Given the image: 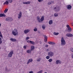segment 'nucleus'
I'll return each mask as SVG.
<instances>
[{
	"label": "nucleus",
	"instance_id": "1",
	"mask_svg": "<svg viewBox=\"0 0 73 73\" xmlns=\"http://www.w3.org/2000/svg\"><path fill=\"white\" fill-rule=\"evenodd\" d=\"M61 45L64 46L66 44V42H65V40H64L63 37H62L61 38Z\"/></svg>",
	"mask_w": 73,
	"mask_h": 73
},
{
	"label": "nucleus",
	"instance_id": "2",
	"mask_svg": "<svg viewBox=\"0 0 73 73\" xmlns=\"http://www.w3.org/2000/svg\"><path fill=\"white\" fill-rule=\"evenodd\" d=\"M12 34L14 36H16L17 35H18V31L17 29H15L12 32Z\"/></svg>",
	"mask_w": 73,
	"mask_h": 73
},
{
	"label": "nucleus",
	"instance_id": "3",
	"mask_svg": "<svg viewBox=\"0 0 73 73\" xmlns=\"http://www.w3.org/2000/svg\"><path fill=\"white\" fill-rule=\"evenodd\" d=\"M53 9L55 12H59L60 10V8L59 7H55Z\"/></svg>",
	"mask_w": 73,
	"mask_h": 73
},
{
	"label": "nucleus",
	"instance_id": "4",
	"mask_svg": "<svg viewBox=\"0 0 73 73\" xmlns=\"http://www.w3.org/2000/svg\"><path fill=\"white\" fill-rule=\"evenodd\" d=\"M6 20L7 21H13V19L12 17H8L6 19Z\"/></svg>",
	"mask_w": 73,
	"mask_h": 73
},
{
	"label": "nucleus",
	"instance_id": "5",
	"mask_svg": "<svg viewBox=\"0 0 73 73\" xmlns=\"http://www.w3.org/2000/svg\"><path fill=\"white\" fill-rule=\"evenodd\" d=\"M48 55L50 57H52L54 55V53L53 52H48Z\"/></svg>",
	"mask_w": 73,
	"mask_h": 73
},
{
	"label": "nucleus",
	"instance_id": "6",
	"mask_svg": "<svg viewBox=\"0 0 73 73\" xmlns=\"http://www.w3.org/2000/svg\"><path fill=\"white\" fill-rule=\"evenodd\" d=\"M22 16V13L20 11L18 15V18L20 19Z\"/></svg>",
	"mask_w": 73,
	"mask_h": 73
},
{
	"label": "nucleus",
	"instance_id": "7",
	"mask_svg": "<svg viewBox=\"0 0 73 73\" xmlns=\"http://www.w3.org/2000/svg\"><path fill=\"white\" fill-rule=\"evenodd\" d=\"M66 36L69 37H73V35L70 33L67 34L66 35Z\"/></svg>",
	"mask_w": 73,
	"mask_h": 73
},
{
	"label": "nucleus",
	"instance_id": "8",
	"mask_svg": "<svg viewBox=\"0 0 73 73\" xmlns=\"http://www.w3.org/2000/svg\"><path fill=\"white\" fill-rule=\"evenodd\" d=\"M33 61V59H29L28 61V62H27V64H29L30 62H32Z\"/></svg>",
	"mask_w": 73,
	"mask_h": 73
},
{
	"label": "nucleus",
	"instance_id": "9",
	"mask_svg": "<svg viewBox=\"0 0 73 73\" xmlns=\"http://www.w3.org/2000/svg\"><path fill=\"white\" fill-rule=\"evenodd\" d=\"M43 37H44V42H46L47 41V39H48V37L46 35H43Z\"/></svg>",
	"mask_w": 73,
	"mask_h": 73
},
{
	"label": "nucleus",
	"instance_id": "10",
	"mask_svg": "<svg viewBox=\"0 0 73 73\" xmlns=\"http://www.w3.org/2000/svg\"><path fill=\"white\" fill-rule=\"evenodd\" d=\"M30 31L29 29L25 30L24 31V33L25 34L28 33Z\"/></svg>",
	"mask_w": 73,
	"mask_h": 73
},
{
	"label": "nucleus",
	"instance_id": "11",
	"mask_svg": "<svg viewBox=\"0 0 73 73\" xmlns=\"http://www.w3.org/2000/svg\"><path fill=\"white\" fill-rule=\"evenodd\" d=\"M72 9V6L71 5H67V9L68 10H70Z\"/></svg>",
	"mask_w": 73,
	"mask_h": 73
},
{
	"label": "nucleus",
	"instance_id": "12",
	"mask_svg": "<svg viewBox=\"0 0 73 73\" xmlns=\"http://www.w3.org/2000/svg\"><path fill=\"white\" fill-rule=\"evenodd\" d=\"M56 64H61V61L59 60H57L56 61Z\"/></svg>",
	"mask_w": 73,
	"mask_h": 73
},
{
	"label": "nucleus",
	"instance_id": "13",
	"mask_svg": "<svg viewBox=\"0 0 73 73\" xmlns=\"http://www.w3.org/2000/svg\"><path fill=\"white\" fill-rule=\"evenodd\" d=\"M11 41H13V42H15V41H16V39L15 38H10Z\"/></svg>",
	"mask_w": 73,
	"mask_h": 73
},
{
	"label": "nucleus",
	"instance_id": "14",
	"mask_svg": "<svg viewBox=\"0 0 73 73\" xmlns=\"http://www.w3.org/2000/svg\"><path fill=\"white\" fill-rule=\"evenodd\" d=\"M67 31L68 32V33H70V32L72 31V29L71 28H68Z\"/></svg>",
	"mask_w": 73,
	"mask_h": 73
},
{
	"label": "nucleus",
	"instance_id": "15",
	"mask_svg": "<svg viewBox=\"0 0 73 73\" xmlns=\"http://www.w3.org/2000/svg\"><path fill=\"white\" fill-rule=\"evenodd\" d=\"M44 20V16H42L41 19H40V21L42 22V21H43Z\"/></svg>",
	"mask_w": 73,
	"mask_h": 73
},
{
	"label": "nucleus",
	"instance_id": "16",
	"mask_svg": "<svg viewBox=\"0 0 73 73\" xmlns=\"http://www.w3.org/2000/svg\"><path fill=\"white\" fill-rule=\"evenodd\" d=\"M6 15L4 14H0V17H5Z\"/></svg>",
	"mask_w": 73,
	"mask_h": 73
},
{
	"label": "nucleus",
	"instance_id": "17",
	"mask_svg": "<svg viewBox=\"0 0 73 73\" xmlns=\"http://www.w3.org/2000/svg\"><path fill=\"white\" fill-rule=\"evenodd\" d=\"M35 49V46H31V51H32V50H33Z\"/></svg>",
	"mask_w": 73,
	"mask_h": 73
},
{
	"label": "nucleus",
	"instance_id": "18",
	"mask_svg": "<svg viewBox=\"0 0 73 73\" xmlns=\"http://www.w3.org/2000/svg\"><path fill=\"white\" fill-rule=\"evenodd\" d=\"M49 25H51V24H53V21L52 20H50L48 23Z\"/></svg>",
	"mask_w": 73,
	"mask_h": 73
},
{
	"label": "nucleus",
	"instance_id": "19",
	"mask_svg": "<svg viewBox=\"0 0 73 73\" xmlns=\"http://www.w3.org/2000/svg\"><path fill=\"white\" fill-rule=\"evenodd\" d=\"M11 54L12 56V54H13V50H12L10 52L9 54Z\"/></svg>",
	"mask_w": 73,
	"mask_h": 73
},
{
	"label": "nucleus",
	"instance_id": "20",
	"mask_svg": "<svg viewBox=\"0 0 73 73\" xmlns=\"http://www.w3.org/2000/svg\"><path fill=\"white\" fill-rule=\"evenodd\" d=\"M54 15L55 17H57L58 16V13H56L54 14Z\"/></svg>",
	"mask_w": 73,
	"mask_h": 73
},
{
	"label": "nucleus",
	"instance_id": "21",
	"mask_svg": "<svg viewBox=\"0 0 73 73\" xmlns=\"http://www.w3.org/2000/svg\"><path fill=\"white\" fill-rule=\"evenodd\" d=\"M53 35H55L56 36H57L58 35H59V33H55V32H54L53 33Z\"/></svg>",
	"mask_w": 73,
	"mask_h": 73
},
{
	"label": "nucleus",
	"instance_id": "22",
	"mask_svg": "<svg viewBox=\"0 0 73 73\" xmlns=\"http://www.w3.org/2000/svg\"><path fill=\"white\" fill-rule=\"evenodd\" d=\"M9 4V2H8V1H7L5 2L3 4L5 5V4H6V5H8Z\"/></svg>",
	"mask_w": 73,
	"mask_h": 73
},
{
	"label": "nucleus",
	"instance_id": "23",
	"mask_svg": "<svg viewBox=\"0 0 73 73\" xmlns=\"http://www.w3.org/2000/svg\"><path fill=\"white\" fill-rule=\"evenodd\" d=\"M45 25H43L42 26V29H43V30H44V29H45Z\"/></svg>",
	"mask_w": 73,
	"mask_h": 73
},
{
	"label": "nucleus",
	"instance_id": "24",
	"mask_svg": "<svg viewBox=\"0 0 73 73\" xmlns=\"http://www.w3.org/2000/svg\"><path fill=\"white\" fill-rule=\"evenodd\" d=\"M30 42L31 44H32V45H35V42L30 40Z\"/></svg>",
	"mask_w": 73,
	"mask_h": 73
},
{
	"label": "nucleus",
	"instance_id": "25",
	"mask_svg": "<svg viewBox=\"0 0 73 73\" xmlns=\"http://www.w3.org/2000/svg\"><path fill=\"white\" fill-rule=\"evenodd\" d=\"M34 32H36V31H37V28L35 27V29H34Z\"/></svg>",
	"mask_w": 73,
	"mask_h": 73
},
{
	"label": "nucleus",
	"instance_id": "26",
	"mask_svg": "<svg viewBox=\"0 0 73 73\" xmlns=\"http://www.w3.org/2000/svg\"><path fill=\"white\" fill-rule=\"evenodd\" d=\"M41 58H39L37 60V61H38V62H39V61H41Z\"/></svg>",
	"mask_w": 73,
	"mask_h": 73
},
{
	"label": "nucleus",
	"instance_id": "27",
	"mask_svg": "<svg viewBox=\"0 0 73 73\" xmlns=\"http://www.w3.org/2000/svg\"><path fill=\"white\" fill-rule=\"evenodd\" d=\"M8 1L9 3H12V1H13V0H8Z\"/></svg>",
	"mask_w": 73,
	"mask_h": 73
},
{
	"label": "nucleus",
	"instance_id": "28",
	"mask_svg": "<svg viewBox=\"0 0 73 73\" xmlns=\"http://www.w3.org/2000/svg\"><path fill=\"white\" fill-rule=\"evenodd\" d=\"M27 52L28 53H31V50H28L27 51Z\"/></svg>",
	"mask_w": 73,
	"mask_h": 73
},
{
	"label": "nucleus",
	"instance_id": "29",
	"mask_svg": "<svg viewBox=\"0 0 73 73\" xmlns=\"http://www.w3.org/2000/svg\"><path fill=\"white\" fill-rule=\"evenodd\" d=\"M8 9H6L4 11V13H7V12L8 11Z\"/></svg>",
	"mask_w": 73,
	"mask_h": 73
},
{
	"label": "nucleus",
	"instance_id": "30",
	"mask_svg": "<svg viewBox=\"0 0 73 73\" xmlns=\"http://www.w3.org/2000/svg\"><path fill=\"white\" fill-rule=\"evenodd\" d=\"M38 21V23H42V22H41V19H38L37 20Z\"/></svg>",
	"mask_w": 73,
	"mask_h": 73
},
{
	"label": "nucleus",
	"instance_id": "31",
	"mask_svg": "<svg viewBox=\"0 0 73 73\" xmlns=\"http://www.w3.org/2000/svg\"><path fill=\"white\" fill-rule=\"evenodd\" d=\"M48 61L50 62H52V59H50L49 60H48Z\"/></svg>",
	"mask_w": 73,
	"mask_h": 73
},
{
	"label": "nucleus",
	"instance_id": "32",
	"mask_svg": "<svg viewBox=\"0 0 73 73\" xmlns=\"http://www.w3.org/2000/svg\"><path fill=\"white\" fill-rule=\"evenodd\" d=\"M46 59L48 60V59H49V58H50V56H46Z\"/></svg>",
	"mask_w": 73,
	"mask_h": 73
},
{
	"label": "nucleus",
	"instance_id": "33",
	"mask_svg": "<svg viewBox=\"0 0 73 73\" xmlns=\"http://www.w3.org/2000/svg\"><path fill=\"white\" fill-rule=\"evenodd\" d=\"M42 72H43V71H42V70H40V71L38 72V73H42Z\"/></svg>",
	"mask_w": 73,
	"mask_h": 73
},
{
	"label": "nucleus",
	"instance_id": "34",
	"mask_svg": "<svg viewBox=\"0 0 73 73\" xmlns=\"http://www.w3.org/2000/svg\"><path fill=\"white\" fill-rule=\"evenodd\" d=\"M52 42H48V43L49 44H50V45H52Z\"/></svg>",
	"mask_w": 73,
	"mask_h": 73
},
{
	"label": "nucleus",
	"instance_id": "35",
	"mask_svg": "<svg viewBox=\"0 0 73 73\" xmlns=\"http://www.w3.org/2000/svg\"><path fill=\"white\" fill-rule=\"evenodd\" d=\"M70 50L72 52H73V48H70Z\"/></svg>",
	"mask_w": 73,
	"mask_h": 73
},
{
	"label": "nucleus",
	"instance_id": "36",
	"mask_svg": "<svg viewBox=\"0 0 73 73\" xmlns=\"http://www.w3.org/2000/svg\"><path fill=\"white\" fill-rule=\"evenodd\" d=\"M8 57H12V55H11V54H9L8 55Z\"/></svg>",
	"mask_w": 73,
	"mask_h": 73
},
{
	"label": "nucleus",
	"instance_id": "37",
	"mask_svg": "<svg viewBox=\"0 0 73 73\" xmlns=\"http://www.w3.org/2000/svg\"><path fill=\"white\" fill-rule=\"evenodd\" d=\"M30 2V1L26 2V4H29Z\"/></svg>",
	"mask_w": 73,
	"mask_h": 73
},
{
	"label": "nucleus",
	"instance_id": "38",
	"mask_svg": "<svg viewBox=\"0 0 73 73\" xmlns=\"http://www.w3.org/2000/svg\"><path fill=\"white\" fill-rule=\"evenodd\" d=\"M37 20H39L40 19V17H39V16H38L37 17Z\"/></svg>",
	"mask_w": 73,
	"mask_h": 73
},
{
	"label": "nucleus",
	"instance_id": "39",
	"mask_svg": "<svg viewBox=\"0 0 73 73\" xmlns=\"http://www.w3.org/2000/svg\"><path fill=\"white\" fill-rule=\"evenodd\" d=\"M38 2H41L42 1H43V0H38Z\"/></svg>",
	"mask_w": 73,
	"mask_h": 73
},
{
	"label": "nucleus",
	"instance_id": "40",
	"mask_svg": "<svg viewBox=\"0 0 73 73\" xmlns=\"http://www.w3.org/2000/svg\"><path fill=\"white\" fill-rule=\"evenodd\" d=\"M51 4L52 3H51V2H48V5H50V4Z\"/></svg>",
	"mask_w": 73,
	"mask_h": 73
},
{
	"label": "nucleus",
	"instance_id": "41",
	"mask_svg": "<svg viewBox=\"0 0 73 73\" xmlns=\"http://www.w3.org/2000/svg\"><path fill=\"white\" fill-rule=\"evenodd\" d=\"M0 37L2 38H3V35H2L1 34H0Z\"/></svg>",
	"mask_w": 73,
	"mask_h": 73
},
{
	"label": "nucleus",
	"instance_id": "42",
	"mask_svg": "<svg viewBox=\"0 0 73 73\" xmlns=\"http://www.w3.org/2000/svg\"><path fill=\"white\" fill-rule=\"evenodd\" d=\"M66 27H67V28H70V26H69V25H66Z\"/></svg>",
	"mask_w": 73,
	"mask_h": 73
},
{
	"label": "nucleus",
	"instance_id": "43",
	"mask_svg": "<svg viewBox=\"0 0 73 73\" xmlns=\"http://www.w3.org/2000/svg\"><path fill=\"white\" fill-rule=\"evenodd\" d=\"M23 48H24L25 49H27V47H26V46H23Z\"/></svg>",
	"mask_w": 73,
	"mask_h": 73
},
{
	"label": "nucleus",
	"instance_id": "44",
	"mask_svg": "<svg viewBox=\"0 0 73 73\" xmlns=\"http://www.w3.org/2000/svg\"><path fill=\"white\" fill-rule=\"evenodd\" d=\"M29 38L28 37H27L26 38V40H28Z\"/></svg>",
	"mask_w": 73,
	"mask_h": 73
},
{
	"label": "nucleus",
	"instance_id": "45",
	"mask_svg": "<svg viewBox=\"0 0 73 73\" xmlns=\"http://www.w3.org/2000/svg\"><path fill=\"white\" fill-rule=\"evenodd\" d=\"M46 48H48V45L46 44L45 46Z\"/></svg>",
	"mask_w": 73,
	"mask_h": 73
},
{
	"label": "nucleus",
	"instance_id": "46",
	"mask_svg": "<svg viewBox=\"0 0 73 73\" xmlns=\"http://www.w3.org/2000/svg\"><path fill=\"white\" fill-rule=\"evenodd\" d=\"M55 44H56V43L55 42H52V45H55Z\"/></svg>",
	"mask_w": 73,
	"mask_h": 73
},
{
	"label": "nucleus",
	"instance_id": "47",
	"mask_svg": "<svg viewBox=\"0 0 73 73\" xmlns=\"http://www.w3.org/2000/svg\"><path fill=\"white\" fill-rule=\"evenodd\" d=\"M23 4H27V2H23Z\"/></svg>",
	"mask_w": 73,
	"mask_h": 73
},
{
	"label": "nucleus",
	"instance_id": "48",
	"mask_svg": "<svg viewBox=\"0 0 73 73\" xmlns=\"http://www.w3.org/2000/svg\"><path fill=\"white\" fill-rule=\"evenodd\" d=\"M2 44V41L1 40H0V44Z\"/></svg>",
	"mask_w": 73,
	"mask_h": 73
},
{
	"label": "nucleus",
	"instance_id": "49",
	"mask_svg": "<svg viewBox=\"0 0 73 73\" xmlns=\"http://www.w3.org/2000/svg\"><path fill=\"white\" fill-rule=\"evenodd\" d=\"M29 73H33V72L31 71L29 72Z\"/></svg>",
	"mask_w": 73,
	"mask_h": 73
},
{
	"label": "nucleus",
	"instance_id": "50",
	"mask_svg": "<svg viewBox=\"0 0 73 73\" xmlns=\"http://www.w3.org/2000/svg\"><path fill=\"white\" fill-rule=\"evenodd\" d=\"M27 42H28V43H29L30 42V40H28L27 41Z\"/></svg>",
	"mask_w": 73,
	"mask_h": 73
},
{
	"label": "nucleus",
	"instance_id": "51",
	"mask_svg": "<svg viewBox=\"0 0 73 73\" xmlns=\"http://www.w3.org/2000/svg\"><path fill=\"white\" fill-rule=\"evenodd\" d=\"M5 69L6 70H8V68H7L6 67L5 68Z\"/></svg>",
	"mask_w": 73,
	"mask_h": 73
},
{
	"label": "nucleus",
	"instance_id": "52",
	"mask_svg": "<svg viewBox=\"0 0 73 73\" xmlns=\"http://www.w3.org/2000/svg\"><path fill=\"white\" fill-rule=\"evenodd\" d=\"M51 3H54V2H53V1H51V2H50Z\"/></svg>",
	"mask_w": 73,
	"mask_h": 73
},
{
	"label": "nucleus",
	"instance_id": "53",
	"mask_svg": "<svg viewBox=\"0 0 73 73\" xmlns=\"http://www.w3.org/2000/svg\"><path fill=\"white\" fill-rule=\"evenodd\" d=\"M72 57L73 58V54L72 55Z\"/></svg>",
	"mask_w": 73,
	"mask_h": 73
},
{
	"label": "nucleus",
	"instance_id": "54",
	"mask_svg": "<svg viewBox=\"0 0 73 73\" xmlns=\"http://www.w3.org/2000/svg\"><path fill=\"white\" fill-rule=\"evenodd\" d=\"M1 23H0V27H1Z\"/></svg>",
	"mask_w": 73,
	"mask_h": 73
},
{
	"label": "nucleus",
	"instance_id": "55",
	"mask_svg": "<svg viewBox=\"0 0 73 73\" xmlns=\"http://www.w3.org/2000/svg\"><path fill=\"white\" fill-rule=\"evenodd\" d=\"M1 34V31H0V35Z\"/></svg>",
	"mask_w": 73,
	"mask_h": 73
},
{
	"label": "nucleus",
	"instance_id": "56",
	"mask_svg": "<svg viewBox=\"0 0 73 73\" xmlns=\"http://www.w3.org/2000/svg\"><path fill=\"white\" fill-rule=\"evenodd\" d=\"M48 50H49V49H47V50L48 51Z\"/></svg>",
	"mask_w": 73,
	"mask_h": 73
},
{
	"label": "nucleus",
	"instance_id": "57",
	"mask_svg": "<svg viewBox=\"0 0 73 73\" xmlns=\"http://www.w3.org/2000/svg\"><path fill=\"white\" fill-rule=\"evenodd\" d=\"M44 73H47V72H44Z\"/></svg>",
	"mask_w": 73,
	"mask_h": 73
},
{
	"label": "nucleus",
	"instance_id": "58",
	"mask_svg": "<svg viewBox=\"0 0 73 73\" xmlns=\"http://www.w3.org/2000/svg\"><path fill=\"white\" fill-rule=\"evenodd\" d=\"M72 25H73V23H72Z\"/></svg>",
	"mask_w": 73,
	"mask_h": 73
},
{
	"label": "nucleus",
	"instance_id": "59",
	"mask_svg": "<svg viewBox=\"0 0 73 73\" xmlns=\"http://www.w3.org/2000/svg\"><path fill=\"white\" fill-rule=\"evenodd\" d=\"M0 49H1V48H0Z\"/></svg>",
	"mask_w": 73,
	"mask_h": 73
},
{
	"label": "nucleus",
	"instance_id": "60",
	"mask_svg": "<svg viewBox=\"0 0 73 73\" xmlns=\"http://www.w3.org/2000/svg\"><path fill=\"white\" fill-rule=\"evenodd\" d=\"M37 73H38V72H37Z\"/></svg>",
	"mask_w": 73,
	"mask_h": 73
}]
</instances>
